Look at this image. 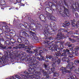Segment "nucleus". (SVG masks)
I'll list each match as a JSON object with an SVG mask.
<instances>
[{
	"label": "nucleus",
	"instance_id": "nucleus-61",
	"mask_svg": "<svg viewBox=\"0 0 79 79\" xmlns=\"http://www.w3.org/2000/svg\"><path fill=\"white\" fill-rule=\"evenodd\" d=\"M36 78H37L38 79H40V77L38 75H36L35 76Z\"/></svg>",
	"mask_w": 79,
	"mask_h": 79
},
{
	"label": "nucleus",
	"instance_id": "nucleus-60",
	"mask_svg": "<svg viewBox=\"0 0 79 79\" xmlns=\"http://www.w3.org/2000/svg\"><path fill=\"white\" fill-rule=\"evenodd\" d=\"M44 52H39L38 53L37 55H39L40 56H42V53H43Z\"/></svg>",
	"mask_w": 79,
	"mask_h": 79
},
{
	"label": "nucleus",
	"instance_id": "nucleus-8",
	"mask_svg": "<svg viewBox=\"0 0 79 79\" xmlns=\"http://www.w3.org/2000/svg\"><path fill=\"white\" fill-rule=\"evenodd\" d=\"M40 71L42 72L44 76H46L48 74H51V71H50L48 70L47 72L45 71V70L42 69H40Z\"/></svg>",
	"mask_w": 79,
	"mask_h": 79
},
{
	"label": "nucleus",
	"instance_id": "nucleus-31",
	"mask_svg": "<svg viewBox=\"0 0 79 79\" xmlns=\"http://www.w3.org/2000/svg\"><path fill=\"white\" fill-rule=\"evenodd\" d=\"M19 26L23 30H24L25 28H26V27L22 23H20L19 24Z\"/></svg>",
	"mask_w": 79,
	"mask_h": 79
},
{
	"label": "nucleus",
	"instance_id": "nucleus-56",
	"mask_svg": "<svg viewBox=\"0 0 79 79\" xmlns=\"http://www.w3.org/2000/svg\"><path fill=\"white\" fill-rule=\"evenodd\" d=\"M58 60V59L55 58V57L54 56V60L55 61V62L56 63V61H57Z\"/></svg>",
	"mask_w": 79,
	"mask_h": 79
},
{
	"label": "nucleus",
	"instance_id": "nucleus-59",
	"mask_svg": "<svg viewBox=\"0 0 79 79\" xmlns=\"http://www.w3.org/2000/svg\"><path fill=\"white\" fill-rule=\"evenodd\" d=\"M35 64L38 65L39 64V62L38 61H35Z\"/></svg>",
	"mask_w": 79,
	"mask_h": 79
},
{
	"label": "nucleus",
	"instance_id": "nucleus-49",
	"mask_svg": "<svg viewBox=\"0 0 79 79\" xmlns=\"http://www.w3.org/2000/svg\"><path fill=\"white\" fill-rule=\"evenodd\" d=\"M30 79H38V78H36V77H33L32 75L31 76V77H30Z\"/></svg>",
	"mask_w": 79,
	"mask_h": 79
},
{
	"label": "nucleus",
	"instance_id": "nucleus-21",
	"mask_svg": "<svg viewBox=\"0 0 79 79\" xmlns=\"http://www.w3.org/2000/svg\"><path fill=\"white\" fill-rule=\"evenodd\" d=\"M46 12H49L50 13H53V11L49 7H47L45 8Z\"/></svg>",
	"mask_w": 79,
	"mask_h": 79
},
{
	"label": "nucleus",
	"instance_id": "nucleus-52",
	"mask_svg": "<svg viewBox=\"0 0 79 79\" xmlns=\"http://www.w3.org/2000/svg\"><path fill=\"white\" fill-rule=\"evenodd\" d=\"M74 62L75 63V64H76V63L77 64L78 63L79 64V60H75L74 61Z\"/></svg>",
	"mask_w": 79,
	"mask_h": 79
},
{
	"label": "nucleus",
	"instance_id": "nucleus-57",
	"mask_svg": "<svg viewBox=\"0 0 79 79\" xmlns=\"http://www.w3.org/2000/svg\"><path fill=\"white\" fill-rule=\"evenodd\" d=\"M71 24L73 27H75L76 26V24H75V23H74V22H71Z\"/></svg>",
	"mask_w": 79,
	"mask_h": 79
},
{
	"label": "nucleus",
	"instance_id": "nucleus-17",
	"mask_svg": "<svg viewBox=\"0 0 79 79\" xmlns=\"http://www.w3.org/2000/svg\"><path fill=\"white\" fill-rule=\"evenodd\" d=\"M15 33H13V32H10L8 34L7 33H5L6 36H9V35H10L11 37H15Z\"/></svg>",
	"mask_w": 79,
	"mask_h": 79
},
{
	"label": "nucleus",
	"instance_id": "nucleus-47",
	"mask_svg": "<svg viewBox=\"0 0 79 79\" xmlns=\"http://www.w3.org/2000/svg\"><path fill=\"white\" fill-rule=\"evenodd\" d=\"M45 79H49L50 78V75H48V74H47L46 75H45Z\"/></svg>",
	"mask_w": 79,
	"mask_h": 79
},
{
	"label": "nucleus",
	"instance_id": "nucleus-1",
	"mask_svg": "<svg viewBox=\"0 0 79 79\" xmlns=\"http://www.w3.org/2000/svg\"><path fill=\"white\" fill-rule=\"evenodd\" d=\"M66 66L67 69H68L70 70H66V68H61V71L63 74H65L67 73L71 74V71H73V69L75 67V66H73L71 67L70 65H67Z\"/></svg>",
	"mask_w": 79,
	"mask_h": 79
},
{
	"label": "nucleus",
	"instance_id": "nucleus-30",
	"mask_svg": "<svg viewBox=\"0 0 79 79\" xmlns=\"http://www.w3.org/2000/svg\"><path fill=\"white\" fill-rule=\"evenodd\" d=\"M48 18L49 20H52V21H54L55 19V17L53 16V15H51L49 16V17H48Z\"/></svg>",
	"mask_w": 79,
	"mask_h": 79
},
{
	"label": "nucleus",
	"instance_id": "nucleus-41",
	"mask_svg": "<svg viewBox=\"0 0 79 79\" xmlns=\"http://www.w3.org/2000/svg\"><path fill=\"white\" fill-rule=\"evenodd\" d=\"M69 76L70 77H69L67 79H74L73 75H70V74H69Z\"/></svg>",
	"mask_w": 79,
	"mask_h": 79
},
{
	"label": "nucleus",
	"instance_id": "nucleus-39",
	"mask_svg": "<svg viewBox=\"0 0 79 79\" xmlns=\"http://www.w3.org/2000/svg\"><path fill=\"white\" fill-rule=\"evenodd\" d=\"M52 14H53V13H51L48 12H46L45 15H46L47 16H48V17H49L50 16H51V15Z\"/></svg>",
	"mask_w": 79,
	"mask_h": 79
},
{
	"label": "nucleus",
	"instance_id": "nucleus-64",
	"mask_svg": "<svg viewBox=\"0 0 79 79\" xmlns=\"http://www.w3.org/2000/svg\"><path fill=\"white\" fill-rule=\"evenodd\" d=\"M13 48H15V49H16V50H17V49H19V46H16L15 47H14Z\"/></svg>",
	"mask_w": 79,
	"mask_h": 79
},
{
	"label": "nucleus",
	"instance_id": "nucleus-45",
	"mask_svg": "<svg viewBox=\"0 0 79 79\" xmlns=\"http://www.w3.org/2000/svg\"><path fill=\"white\" fill-rule=\"evenodd\" d=\"M58 47V44H54L53 45V48L55 49H56V48H57Z\"/></svg>",
	"mask_w": 79,
	"mask_h": 79
},
{
	"label": "nucleus",
	"instance_id": "nucleus-3",
	"mask_svg": "<svg viewBox=\"0 0 79 79\" xmlns=\"http://www.w3.org/2000/svg\"><path fill=\"white\" fill-rule=\"evenodd\" d=\"M48 30H49V29H48L47 27L46 28L44 29L43 32V33L45 35L44 39L49 40H53V37L50 36V33L49 32Z\"/></svg>",
	"mask_w": 79,
	"mask_h": 79
},
{
	"label": "nucleus",
	"instance_id": "nucleus-36",
	"mask_svg": "<svg viewBox=\"0 0 79 79\" xmlns=\"http://www.w3.org/2000/svg\"><path fill=\"white\" fill-rule=\"evenodd\" d=\"M40 56V61H45V60H46V58L45 57H45H44L42 56Z\"/></svg>",
	"mask_w": 79,
	"mask_h": 79
},
{
	"label": "nucleus",
	"instance_id": "nucleus-6",
	"mask_svg": "<svg viewBox=\"0 0 79 79\" xmlns=\"http://www.w3.org/2000/svg\"><path fill=\"white\" fill-rule=\"evenodd\" d=\"M64 29L63 28H61L58 30V33L57 35L58 37H60L61 36L62 37H64L65 38V36L63 35L62 32H64Z\"/></svg>",
	"mask_w": 79,
	"mask_h": 79
},
{
	"label": "nucleus",
	"instance_id": "nucleus-27",
	"mask_svg": "<svg viewBox=\"0 0 79 79\" xmlns=\"http://www.w3.org/2000/svg\"><path fill=\"white\" fill-rule=\"evenodd\" d=\"M28 71L29 72H30L31 73H34V67H31L28 69Z\"/></svg>",
	"mask_w": 79,
	"mask_h": 79
},
{
	"label": "nucleus",
	"instance_id": "nucleus-14",
	"mask_svg": "<svg viewBox=\"0 0 79 79\" xmlns=\"http://www.w3.org/2000/svg\"><path fill=\"white\" fill-rule=\"evenodd\" d=\"M34 39L32 40V42L33 43H37V42H39V38L37 36H35L34 37Z\"/></svg>",
	"mask_w": 79,
	"mask_h": 79
},
{
	"label": "nucleus",
	"instance_id": "nucleus-46",
	"mask_svg": "<svg viewBox=\"0 0 79 79\" xmlns=\"http://www.w3.org/2000/svg\"><path fill=\"white\" fill-rule=\"evenodd\" d=\"M2 63L4 64V62L3 61V60L2 59V58L1 57V58H0V65H1V64H2Z\"/></svg>",
	"mask_w": 79,
	"mask_h": 79
},
{
	"label": "nucleus",
	"instance_id": "nucleus-43",
	"mask_svg": "<svg viewBox=\"0 0 79 79\" xmlns=\"http://www.w3.org/2000/svg\"><path fill=\"white\" fill-rule=\"evenodd\" d=\"M74 63H73V62H69V63H68V65H70V66L71 67H72V66H75V65H73V64H74Z\"/></svg>",
	"mask_w": 79,
	"mask_h": 79
},
{
	"label": "nucleus",
	"instance_id": "nucleus-18",
	"mask_svg": "<svg viewBox=\"0 0 79 79\" xmlns=\"http://www.w3.org/2000/svg\"><path fill=\"white\" fill-rule=\"evenodd\" d=\"M11 43H10V45L13 46L15 44H17V41L16 40L14 39H12L10 40Z\"/></svg>",
	"mask_w": 79,
	"mask_h": 79
},
{
	"label": "nucleus",
	"instance_id": "nucleus-4",
	"mask_svg": "<svg viewBox=\"0 0 79 79\" xmlns=\"http://www.w3.org/2000/svg\"><path fill=\"white\" fill-rule=\"evenodd\" d=\"M8 52H6V54L4 55V56H2L1 58L4 62V64H8Z\"/></svg>",
	"mask_w": 79,
	"mask_h": 79
},
{
	"label": "nucleus",
	"instance_id": "nucleus-20",
	"mask_svg": "<svg viewBox=\"0 0 79 79\" xmlns=\"http://www.w3.org/2000/svg\"><path fill=\"white\" fill-rule=\"evenodd\" d=\"M70 26V23L67 21H65L64 23H63V26L64 27H66V26Z\"/></svg>",
	"mask_w": 79,
	"mask_h": 79
},
{
	"label": "nucleus",
	"instance_id": "nucleus-35",
	"mask_svg": "<svg viewBox=\"0 0 79 79\" xmlns=\"http://www.w3.org/2000/svg\"><path fill=\"white\" fill-rule=\"evenodd\" d=\"M21 76L23 77V78H24V79H28V76L25 75H24L23 74H21Z\"/></svg>",
	"mask_w": 79,
	"mask_h": 79
},
{
	"label": "nucleus",
	"instance_id": "nucleus-7",
	"mask_svg": "<svg viewBox=\"0 0 79 79\" xmlns=\"http://www.w3.org/2000/svg\"><path fill=\"white\" fill-rule=\"evenodd\" d=\"M26 55L27 54L25 52H23L22 53L19 54V58L21 57L20 58V61H26V58H23V59L22 57L26 56Z\"/></svg>",
	"mask_w": 79,
	"mask_h": 79
},
{
	"label": "nucleus",
	"instance_id": "nucleus-33",
	"mask_svg": "<svg viewBox=\"0 0 79 79\" xmlns=\"http://www.w3.org/2000/svg\"><path fill=\"white\" fill-rule=\"evenodd\" d=\"M48 5L49 6H50V8H52V5H54L55 4L54 2H49L48 3Z\"/></svg>",
	"mask_w": 79,
	"mask_h": 79
},
{
	"label": "nucleus",
	"instance_id": "nucleus-22",
	"mask_svg": "<svg viewBox=\"0 0 79 79\" xmlns=\"http://www.w3.org/2000/svg\"><path fill=\"white\" fill-rule=\"evenodd\" d=\"M21 38H19L17 39V41L18 42H19V43H22L23 42V38H24V37L23 36H20Z\"/></svg>",
	"mask_w": 79,
	"mask_h": 79
},
{
	"label": "nucleus",
	"instance_id": "nucleus-51",
	"mask_svg": "<svg viewBox=\"0 0 79 79\" xmlns=\"http://www.w3.org/2000/svg\"><path fill=\"white\" fill-rule=\"evenodd\" d=\"M6 43L7 45H10L11 44V43H10V41L9 40H7L6 41Z\"/></svg>",
	"mask_w": 79,
	"mask_h": 79
},
{
	"label": "nucleus",
	"instance_id": "nucleus-50",
	"mask_svg": "<svg viewBox=\"0 0 79 79\" xmlns=\"http://www.w3.org/2000/svg\"><path fill=\"white\" fill-rule=\"evenodd\" d=\"M57 62L58 64H60L61 63V59H58L57 60Z\"/></svg>",
	"mask_w": 79,
	"mask_h": 79
},
{
	"label": "nucleus",
	"instance_id": "nucleus-5",
	"mask_svg": "<svg viewBox=\"0 0 79 79\" xmlns=\"http://www.w3.org/2000/svg\"><path fill=\"white\" fill-rule=\"evenodd\" d=\"M45 58L46 60H45V62L46 63L48 62V60H51L52 61H54V56L51 55H46Z\"/></svg>",
	"mask_w": 79,
	"mask_h": 79
},
{
	"label": "nucleus",
	"instance_id": "nucleus-15",
	"mask_svg": "<svg viewBox=\"0 0 79 79\" xmlns=\"http://www.w3.org/2000/svg\"><path fill=\"white\" fill-rule=\"evenodd\" d=\"M43 65L45 69V70H47L48 71L49 70V69H50V67H48V63H44Z\"/></svg>",
	"mask_w": 79,
	"mask_h": 79
},
{
	"label": "nucleus",
	"instance_id": "nucleus-28",
	"mask_svg": "<svg viewBox=\"0 0 79 79\" xmlns=\"http://www.w3.org/2000/svg\"><path fill=\"white\" fill-rule=\"evenodd\" d=\"M63 8L64 10L63 11L64 12V13L66 14V13L69 12V9L66 8V7H65L64 6H63Z\"/></svg>",
	"mask_w": 79,
	"mask_h": 79
},
{
	"label": "nucleus",
	"instance_id": "nucleus-38",
	"mask_svg": "<svg viewBox=\"0 0 79 79\" xmlns=\"http://www.w3.org/2000/svg\"><path fill=\"white\" fill-rule=\"evenodd\" d=\"M10 29H9L8 28H6L5 31V32L6 33H4V34L5 33H7L8 34L10 32Z\"/></svg>",
	"mask_w": 79,
	"mask_h": 79
},
{
	"label": "nucleus",
	"instance_id": "nucleus-58",
	"mask_svg": "<svg viewBox=\"0 0 79 79\" xmlns=\"http://www.w3.org/2000/svg\"><path fill=\"white\" fill-rule=\"evenodd\" d=\"M65 57H63L62 58L61 60L62 61H63V62H65Z\"/></svg>",
	"mask_w": 79,
	"mask_h": 79
},
{
	"label": "nucleus",
	"instance_id": "nucleus-12",
	"mask_svg": "<svg viewBox=\"0 0 79 79\" xmlns=\"http://www.w3.org/2000/svg\"><path fill=\"white\" fill-rule=\"evenodd\" d=\"M40 20L43 22H46V21H47V17L42 15H40Z\"/></svg>",
	"mask_w": 79,
	"mask_h": 79
},
{
	"label": "nucleus",
	"instance_id": "nucleus-40",
	"mask_svg": "<svg viewBox=\"0 0 79 79\" xmlns=\"http://www.w3.org/2000/svg\"><path fill=\"white\" fill-rule=\"evenodd\" d=\"M55 51L57 52H61L62 49L60 48H57L55 49Z\"/></svg>",
	"mask_w": 79,
	"mask_h": 79
},
{
	"label": "nucleus",
	"instance_id": "nucleus-44",
	"mask_svg": "<svg viewBox=\"0 0 79 79\" xmlns=\"http://www.w3.org/2000/svg\"><path fill=\"white\" fill-rule=\"evenodd\" d=\"M55 67H52L51 69V70L52 73H54V72H55Z\"/></svg>",
	"mask_w": 79,
	"mask_h": 79
},
{
	"label": "nucleus",
	"instance_id": "nucleus-11",
	"mask_svg": "<svg viewBox=\"0 0 79 79\" xmlns=\"http://www.w3.org/2000/svg\"><path fill=\"white\" fill-rule=\"evenodd\" d=\"M20 34H21L23 36L25 35V36H26V37H29L28 34H27V33L24 30H20Z\"/></svg>",
	"mask_w": 79,
	"mask_h": 79
},
{
	"label": "nucleus",
	"instance_id": "nucleus-13",
	"mask_svg": "<svg viewBox=\"0 0 79 79\" xmlns=\"http://www.w3.org/2000/svg\"><path fill=\"white\" fill-rule=\"evenodd\" d=\"M65 37L64 36H61L60 37L58 36V35H57V36L55 37V40H57V41L60 43V39H64Z\"/></svg>",
	"mask_w": 79,
	"mask_h": 79
},
{
	"label": "nucleus",
	"instance_id": "nucleus-19",
	"mask_svg": "<svg viewBox=\"0 0 79 79\" xmlns=\"http://www.w3.org/2000/svg\"><path fill=\"white\" fill-rule=\"evenodd\" d=\"M26 24L27 25H26V27H27V28L29 29V30H31V31H34V30H32V27H31V24H28V23H25V25H26Z\"/></svg>",
	"mask_w": 79,
	"mask_h": 79
},
{
	"label": "nucleus",
	"instance_id": "nucleus-42",
	"mask_svg": "<svg viewBox=\"0 0 79 79\" xmlns=\"http://www.w3.org/2000/svg\"><path fill=\"white\" fill-rule=\"evenodd\" d=\"M48 40H47L46 41H44L43 42V43L44 44H47V45H46V46H48Z\"/></svg>",
	"mask_w": 79,
	"mask_h": 79
},
{
	"label": "nucleus",
	"instance_id": "nucleus-9",
	"mask_svg": "<svg viewBox=\"0 0 79 79\" xmlns=\"http://www.w3.org/2000/svg\"><path fill=\"white\" fill-rule=\"evenodd\" d=\"M33 52H32L30 50H27L26 51V52L28 53H30V54H33L34 53H35L36 54H38V52H37V51L39 50V49L37 48L36 49H33Z\"/></svg>",
	"mask_w": 79,
	"mask_h": 79
},
{
	"label": "nucleus",
	"instance_id": "nucleus-53",
	"mask_svg": "<svg viewBox=\"0 0 79 79\" xmlns=\"http://www.w3.org/2000/svg\"><path fill=\"white\" fill-rule=\"evenodd\" d=\"M75 16L77 18H79V15H78V14H77V12L75 13Z\"/></svg>",
	"mask_w": 79,
	"mask_h": 79
},
{
	"label": "nucleus",
	"instance_id": "nucleus-34",
	"mask_svg": "<svg viewBox=\"0 0 79 79\" xmlns=\"http://www.w3.org/2000/svg\"><path fill=\"white\" fill-rule=\"evenodd\" d=\"M6 3L5 2V0H0V4L1 5H4Z\"/></svg>",
	"mask_w": 79,
	"mask_h": 79
},
{
	"label": "nucleus",
	"instance_id": "nucleus-25",
	"mask_svg": "<svg viewBox=\"0 0 79 79\" xmlns=\"http://www.w3.org/2000/svg\"><path fill=\"white\" fill-rule=\"evenodd\" d=\"M59 14L60 15H61V16L63 17H66V14L65 13V12L63 11L62 12L61 11H60L59 12Z\"/></svg>",
	"mask_w": 79,
	"mask_h": 79
},
{
	"label": "nucleus",
	"instance_id": "nucleus-16",
	"mask_svg": "<svg viewBox=\"0 0 79 79\" xmlns=\"http://www.w3.org/2000/svg\"><path fill=\"white\" fill-rule=\"evenodd\" d=\"M16 45L19 46V49H20L25 48V45L23 44H16Z\"/></svg>",
	"mask_w": 79,
	"mask_h": 79
},
{
	"label": "nucleus",
	"instance_id": "nucleus-32",
	"mask_svg": "<svg viewBox=\"0 0 79 79\" xmlns=\"http://www.w3.org/2000/svg\"><path fill=\"white\" fill-rule=\"evenodd\" d=\"M15 78L13 76H12V79H22L21 78V77H20L18 76V75H15Z\"/></svg>",
	"mask_w": 79,
	"mask_h": 79
},
{
	"label": "nucleus",
	"instance_id": "nucleus-29",
	"mask_svg": "<svg viewBox=\"0 0 79 79\" xmlns=\"http://www.w3.org/2000/svg\"><path fill=\"white\" fill-rule=\"evenodd\" d=\"M36 60V57L35 56H33L31 58H29V61H32V62H34L33 61H35Z\"/></svg>",
	"mask_w": 79,
	"mask_h": 79
},
{
	"label": "nucleus",
	"instance_id": "nucleus-63",
	"mask_svg": "<svg viewBox=\"0 0 79 79\" xmlns=\"http://www.w3.org/2000/svg\"><path fill=\"white\" fill-rule=\"evenodd\" d=\"M75 55H76L77 56H78V55H79V54H78V52H77V51H75Z\"/></svg>",
	"mask_w": 79,
	"mask_h": 79
},
{
	"label": "nucleus",
	"instance_id": "nucleus-48",
	"mask_svg": "<svg viewBox=\"0 0 79 79\" xmlns=\"http://www.w3.org/2000/svg\"><path fill=\"white\" fill-rule=\"evenodd\" d=\"M55 56H56L55 57V58H57V59H58V56H58L57 55H57L59 53V52H55Z\"/></svg>",
	"mask_w": 79,
	"mask_h": 79
},
{
	"label": "nucleus",
	"instance_id": "nucleus-55",
	"mask_svg": "<svg viewBox=\"0 0 79 79\" xmlns=\"http://www.w3.org/2000/svg\"><path fill=\"white\" fill-rule=\"evenodd\" d=\"M48 45H49L50 47H53L52 46L54 45V43H50Z\"/></svg>",
	"mask_w": 79,
	"mask_h": 79
},
{
	"label": "nucleus",
	"instance_id": "nucleus-37",
	"mask_svg": "<svg viewBox=\"0 0 79 79\" xmlns=\"http://www.w3.org/2000/svg\"><path fill=\"white\" fill-rule=\"evenodd\" d=\"M60 75L59 73L55 72L53 74V76L54 77H58V76Z\"/></svg>",
	"mask_w": 79,
	"mask_h": 79
},
{
	"label": "nucleus",
	"instance_id": "nucleus-23",
	"mask_svg": "<svg viewBox=\"0 0 79 79\" xmlns=\"http://www.w3.org/2000/svg\"><path fill=\"white\" fill-rule=\"evenodd\" d=\"M33 48L34 46L32 45L29 46H25V48L27 49V50H32V49Z\"/></svg>",
	"mask_w": 79,
	"mask_h": 79
},
{
	"label": "nucleus",
	"instance_id": "nucleus-26",
	"mask_svg": "<svg viewBox=\"0 0 79 79\" xmlns=\"http://www.w3.org/2000/svg\"><path fill=\"white\" fill-rule=\"evenodd\" d=\"M23 41L25 45H29V41H28V40L26 39L25 38H23Z\"/></svg>",
	"mask_w": 79,
	"mask_h": 79
},
{
	"label": "nucleus",
	"instance_id": "nucleus-62",
	"mask_svg": "<svg viewBox=\"0 0 79 79\" xmlns=\"http://www.w3.org/2000/svg\"><path fill=\"white\" fill-rule=\"evenodd\" d=\"M55 63H56V62H55L52 63V65L53 67H55V66H56V64H55Z\"/></svg>",
	"mask_w": 79,
	"mask_h": 79
},
{
	"label": "nucleus",
	"instance_id": "nucleus-54",
	"mask_svg": "<svg viewBox=\"0 0 79 79\" xmlns=\"http://www.w3.org/2000/svg\"><path fill=\"white\" fill-rule=\"evenodd\" d=\"M79 47L78 46H77L75 49V51H79Z\"/></svg>",
	"mask_w": 79,
	"mask_h": 79
},
{
	"label": "nucleus",
	"instance_id": "nucleus-24",
	"mask_svg": "<svg viewBox=\"0 0 79 79\" xmlns=\"http://www.w3.org/2000/svg\"><path fill=\"white\" fill-rule=\"evenodd\" d=\"M24 74H25V76H28V78L29 79V77H30V78L31 77V74H32V73H28V72H27L26 71H25L24 72Z\"/></svg>",
	"mask_w": 79,
	"mask_h": 79
},
{
	"label": "nucleus",
	"instance_id": "nucleus-10",
	"mask_svg": "<svg viewBox=\"0 0 79 79\" xmlns=\"http://www.w3.org/2000/svg\"><path fill=\"white\" fill-rule=\"evenodd\" d=\"M71 43L68 41L64 44L65 46H68L70 48V50L72 51L73 50V47L72 46V44H71Z\"/></svg>",
	"mask_w": 79,
	"mask_h": 79
},
{
	"label": "nucleus",
	"instance_id": "nucleus-2",
	"mask_svg": "<svg viewBox=\"0 0 79 79\" xmlns=\"http://www.w3.org/2000/svg\"><path fill=\"white\" fill-rule=\"evenodd\" d=\"M64 53H62V54L61 52H59L58 54H57V56H60L61 57V56H64V57H66V53H67V52H69L67 53V55H68V57L69 58H72L73 57V54H71V52H69V50H68L67 49H64L63 50Z\"/></svg>",
	"mask_w": 79,
	"mask_h": 79
}]
</instances>
